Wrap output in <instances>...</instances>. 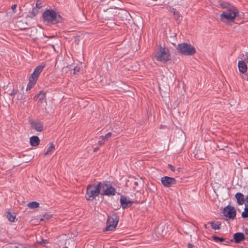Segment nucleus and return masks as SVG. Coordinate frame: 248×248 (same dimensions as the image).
I'll return each instance as SVG.
<instances>
[{"mask_svg": "<svg viewBox=\"0 0 248 248\" xmlns=\"http://www.w3.org/2000/svg\"><path fill=\"white\" fill-rule=\"evenodd\" d=\"M219 5L221 8L225 9L220 15V20L223 23L233 21L238 14L237 9L228 2H220Z\"/></svg>", "mask_w": 248, "mask_h": 248, "instance_id": "obj_1", "label": "nucleus"}, {"mask_svg": "<svg viewBox=\"0 0 248 248\" xmlns=\"http://www.w3.org/2000/svg\"><path fill=\"white\" fill-rule=\"evenodd\" d=\"M45 66L46 63L45 62H42L39 65L37 66L34 69L33 73L29 78V81L26 88L27 91L30 90L34 86L38 80L40 74L42 72Z\"/></svg>", "mask_w": 248, "mask_h": 248, "instance_id": "obj_2", "label": "nucleus"}, {"mask_svg": "<svg viewBox=\"0 0 248 248\" xmlns=\"http://www.w3.org/2000/svg\"><path fill=\"white\" fill-rule=\"evenodd\" d=\"M101 183L97 185H89L87 187L86 199L88 201H93L98 196L100 192Z\"/></svg>", "mask_w": 248, "mask_h": 248, "instance_id": "obj_3", "label": "nucleus"}, {"mask_svg": "<svg viewBox=\"0 0 248 248\" xmlns=\"http://www.w3.org/2000/svg\"><path fill=\"white\" fill-rule=\"evenodd\" d=\"M155 57L156 60L161 62H166L170 60V54L167 48L160 46L153 58Z\"/></svg>", "mask_w": 248, "mask_h": 248, "instance_id": "obj_4", "label": "nucleus"}, {"mask_svg": "<svg viewBox=\"0 0 248 248\" xmlns=\"http://www.w3.org/2000/svg\"><path fill=\"white\" fill-rule=\"evenodd\" d=\"M177 49L180 53L186 56L193 55L196 52V49L193 46L186 43L178 44Z\"/></svg>", "mask_w": 248, "mask_h": 248, "instance_id": "obj_5", "label": "nucleus"}, {"mask_svg": "<svg viewBox=\"0 0 248 248\" xmlns=\"http://www.w3.org/2000/svg\"><path fill=\"white\" fill-rule=\"evenodd\" d=\"M43 17L45 21L53 23L59 22L61 18V16L57 15V13L52 10L45 11L43 13Z\"/></svg>", "mask_w": 248, "mask_h": 248, "instance_id": "obj_6", "label": "nucleus"}, {"mask_svg": "<svg viewBox=\"0 0 248 248\" xmlns=\"http://www.w3.org/2000/svg\"><path fill=\"white\" fill-rule=\"evenodd\" d=\"M239 58L241 60L238 63L239 71L242 74L246 73L248 70V66L246 63H248V53L246 52L245 54H241L239 56Z\"/></svg>", "mask_w": 248, "mask_h": 248, "instance_id": "obj_7", "label": "nucleus"}, {"mask_svg": "<svg viewBox=\"0 0 248 248\" xmlns=\"http://www.w3.org/2000/svg\"><path fill=\"white\" fill-rule=\"evenodd\" d=\"M118 221V216L114 213L110 214L108 217V218L107 219V223L108 226L106 228L105 231H108L113 230L117 225Z\"/></svg>", "mask_w": 248, "mask_h": 248, "instance_id": "obj_8", "label": "nucleus"}, {"mask_svg": "<svg viewBox=\"0 0 248 248\" xmlns=\"http://www.w3.org/2000/svg\"><path fill=\"white\" fill-rule=\"evenodd\" d=\"M103 191V194L107 196L114 195L116 193L115 189L111 185L101 183L100 191Z\"/></svg>", "mask_w": 248, "mask_h": 248, "instance_id": "obj_9", "label": "nucleus"}, {"mask_svg": "<svg viewBox=\"0 0 248 248\" xmlns=\"http://www.w3.org/2000/svg\"><path fill=\"white\" fill-rule=\"evenodd\" d=\"M223 214L229 219H233L236 216V211L233 207L228 205L224 208Z\"/></svg>", "mask_w": 248, "mask_h": 248, "instance_id": "obj_10", "label": "nucleus"}, {"mask_svg": "<svg viewBox=\"0 0 248 248\" xmlns=\"http://www.w3.org/2000/svg\"><path fill=\"white\" fill-rule=\"evenodd\" d=\"M161 181L163 185L167 187H170L172 185H174L176 183L175 178L169 176H164L162 177Z\"/></svg>", "mask_w": 248, "mask_h": 248, "instance_id": "obj_11", "label": "nucleus"}, {"mask_svg": "<svg viewBox=\"0 0 248 248\" xmlns=\"http://www.w3.org/2000/svg\"><path fill=\"white\" fill-rule=\"evenodd\" d=\"M120 203L123 209H124L130 207L133 203V202L129 200L125 196H121L120 198Z\"/></svg>", "mask_w": 248, "mask_h": 248, "instance_id": "obj_12", "label": "nucleus"}, {"mask_svg": "<svg viewBox=\"0 0 248 248\" xmlns=\"http://www.w3.org/2000/svg\"><path fill=\"white\" fill-rule=\"evenodd\" d=\"M245 238L244 233L242 232H236L233 234V239L236 243H240Z\"/></svg>", "mask_w": 248, "mask_h": 248, "instance_id": "obj_13", "label": "nucleus"}, {"mask_svg": "<svg viewBox=\"0 0 248 248\" xmlns=\"http://www.w3.org/2000/svg\"><path fill=\"white\" fill-rule=\"evenodd\" d=\"M32 127L33 128L38 132H41L43 130V124L41 122H35L31 123Z\"/></svg>", "mask_w": 248, "mask_h": 248, "instance_id": "obj_14", "label": "nucleus"}, {"mask_svg": "<svg viewBox=\"0 0 248 248\" xmlns=\"http://www.w3.org/2000/svg\"><path fill=\"white\" fill-rule=\"evenodd\" d=\"M40 139L36 136H33L30 138V142L32 146H37L40 143Z\"/></svg>", "mask_w": 248, "mask_h": 248, "instance_id": "obj_15", "label": "nucleus"}, {"mask_svg": "<svg viewBox=\"0 0 248 248\" xmlns=\"http://www.w3.org/2000/svg\"><path fill=\"white\" fill-rule=\"evenodd\" d=\"M235 198L239 205H242L244 203V196L242 193H237L235 194Z\"/></svg>", "mask_w": 248, "mask_h": 248, "instance_id": "obj_16", "label": "nucleus"}, {"mask_svg": "<svg viewBox=\"0 0 248 248\" xmlns=\"http://www.w3.org/2000/svg\"><path fill=\"white\" fill-rule=\"evenodd\" d=\"M208 224H210L211 227L214 230H219L220 229L221 223L219 222H217L215 223L213 221H210L208 222Z\"/></svg>", "mask_w": 248, "mask_h": 248, "instance_id": "obj_17", "label": "nucleus"}, {"mask_svg": "<svg viewBox=\"0 0 248 248\" xmlns=\"http://www.w3.org/2000/svg\"><path fill=\"white\" fill-rule=\"evenodd\" d=\"M55 150V146L53 143H51L50 146L47 148L46 152L45 153V155H46L49 154H51Z\"/></svg>", "mask_w": 248, "mask_h": 248, "instance_id": "obj_18", "label": "nucleus"}, {"mask_svg": "<svg viewBox=\"0 0 248 248\" xmlns=\"http://www.w3.org/2000/svg\"><path fill=\"white\" fill-rule=\"evenodd\" d=\"M39 204L36 202H32L28 204V206L31 209H35L39 207Z\"/></svg>", "mask_w": 248, "mask_h": 248, "instance_id": "obj_19", "label": "nucleus"}, {"mask_svg": "<svg viewBox=\"0 0 248 248\" xmlns=\"http://www.w3.org/2000/svg\"><path fill=\"white\" fill-rule=\"evenodd\" d=\"M170 11L173 13V15L174 16L175 18L176 19H178L180 17L179 12L173 8H170Z\"/></svg>", "mask_w": 248, "mask_h": 248, "instance_id": "obj_20", "label": "nucleus"}, {"mask_svg": "<svg viewBox=\"0 0 248 248\" xmlns=\"http://www.w3.org/2000/svg\"><path fill=\"white\" fill-rule=\"evenodd\" d=\"M7 217L8 219L11 222H14L16 217L15 213H7Z\"/></svg>", "mask_w": 248, "mask_h": 248, "instance_id": "obj_21", "label": "nucleus"}, {"mask_svg": "<svg viewBox=\"0 0 248 248\" xmlns=\"http://www.w3.org/2000/svg\"><path fill=\"white\" fill-rule=\"evenodd\" d=\"M45 97L46 93L41 91L34 96V98L40 97V100H41L43 99L44 98H45Z\"/></svg>", "mask_w": 248, "mask_h": 248, "instance_id": "obj_22", "label": "nucleus"}, {"mask_svg": "<svg viewBox=\"0 0 248 248\" xmlns=\"http://www.w3.org/2000/svg\"><path fill=\"white\" fill-rule=\"evenodd\" d=\"M213 239L216 241V242H222L224 241L225 239L223 238L219 237L217 236H213Z\"/></svg>", "mask_w": 248, "mask_h": 248, "instance_id": "obj_23", "label": "nucleus"}, {"mask_svg": "<svg viewBox=\"0 0 248 248\" xmlns=\"http://www.w3.org/2000/svg\"><path fill=\"white\" fill-rule=\"evenodd\" d=\"M105 139H104V136H101L99 138V140L98 141V144H99L100 145L104 144L105 143Z\"/></svg>", "mask_w": 248, "mask_h": 248, "instance_id": "obj_24", "label": "nucleus"}, {"mask_svg": "<svg viewBox=\"0 0 248 248\" xmlns=\"http://www.w3.org/2000/svg\"><path fill=\"white\" fill-rule=\"evenodd\" d=\"M111 133L108 132L105 136H104V138L105 139V140H108V138H109L111 136Z\"/></svg>", "mask_w": 248, "mask_h": 248, "instance_id": "obj_25", "label": "nucleus"}, {"mask_svg": "<svg viewBox=\"0 0 248 248\" xmlns=\"http://www.w3.org/2000/svg\"><path fill=\"white\" fill-rule=\"evenodd\" d=\"M51 217V215L48 214H46L44 216V218H41V220H44V219H49Z\"/></svg>", "mask_w": 248, "mask_h": 248, "instance_id": "obj_26", "label": "nucleus"}, {"mask_svg": "<svg viewBox=\"0 0 248 248\" xmlns=\"http://www.w3.org/2000/svg\"><path fill=\"white\" fill-rule=\"evenodd\" d=\"M168 168L172 171H175V168L174 166H173L172 165H170V164H169L168 165Z\"/></svg>", "mask_w": 248, "mask_h": 248, "instance_id": "obj_27", "label": "nucleus"}, {"mask_svg": "<svg viewBox=\"0 0 248 248\" xmlns=\"http://www.w3.org/2000/svg\"><path fill=\"white\" fill-rule=\"evenodd\" d=\"M16 8V4H13L12 7H11V8L13 10V11H14Z\"/></svg>", "mask_w": 248, "mask_h": 248, "instance_id": "obj_28", "label": "nucleus"}, {"mask_svg": "<svg viewBox=\"0 0 248 248\" xmlns=\"http://www.w3.org/2000/svg\"><path fill=\"white\" fill-rule=\"evenodd\" d=\"M16 93V92L13 90L12 92L10 93V94L12 95H15Z\"/></svg>", "mask_w": 248, "mask_h": 248, "instance_id": "obj_29", "label": "nucleus"}, {"mask_svg": "<svg viewBox=\"0 0 248 248\" xmlns=\"http://www.w3.org/2000/svg\"><path fill=\"white\" fill-rule=\"evenodd\" d=\"M194 246L191 244L188 245V248H193Z\"/></svg>", "mask_w": 248, "mask_h": 248, "instance_id": "obj_30", "label": "nucleus"}, {"mask_svg": "<svg viewBox=\"0 0 248 248\" xmlns=\"http://www.w3.org/2000/svg\"><path fill=\"white\" fill-rule=\"evenodd\" d=\"M74 70L75 72H76V71L78 72L79 71V68L76 67L74 68Z\"/></svg>", "mask_w": 248, "mask_h": 248, "instance_id": "obj_31", "label": "nucleus"}, {"mask_svg": "<svg viewBox=\"0 0 248 248\" xmlns=\"http://www.w3.org/2000/svg\"><path fill=\"white\" fill-rule=\"evenodd\" d=\"M36 6L38 8H41V6H40L39 4H38V1H37V3H36Z\"/></svg>", "mask_w": 248, "mask_h": 248, "instance_id": "obj_32", "label": "nucleus"}, {"mask_svg": "<svg viewBox=\"0 0 248 248\" xmlns=\"http://www.w3.org/2000/svg\"><path fill=\"white\" fill-rule=\"evenodd\" d=\"M99 150V148L98 147H96L94 149V152H96L98 150Z\"/></svg>", "mask_w": 248, "mask_h": 248, "instance_id": "obj_33", "label": "nucleus"}, {"mask_svg": "<svg viewBox=\"0 0 248 248\" xmlns=\"http://www.w3.org/2000/svg\"><path fill=\"white\" fill-rule=\"evenodd\" d=\"M204 227L205 228L207 229V224H204Z\"/></svg>", "mask_w": 248, "mask_h": 248, "instance_id": "obj_34", "label": "nucleus"}, {"mask_svg": "<svg viewBox=\"0 0 248 248\" xmlns=\"http://www.w3.org/2000/svg\"><path fill=\"white\" fill-rule=\"evenodd\" d=\"M134 185H136V186H137L138 185V182H135Z\"/></svg>", "mask_w": 248, "mask_h": 248, "instance_id": "obj_35", "label": "nucleus"}, {"mask_svg": "<svg viewBox=\"0 0 248 248\" xmlns=\"http://www.w3.org/2000/svg\"><path fill=\"white\" fill-rule=\"evenodd\" d=\"M39 243L40 244H44V240H43L42 241V242H39Z\"/></svg>", "mask_w": 248, "mask_h": 248, "instance_id": "obj_36", "label": "nucleus"}, {"mask_svg": "<svg viewBox=\"0 0 248 248\" xmlns=\"http://www.w3.org/2000/svg\"><path fill=\"white\" fill-rule=\"evenodd\" d=\"M247 80H248V73L247 75Z\"/></svg>", "mask_w": 248, "mask_h": 248, "instance_id": "obj_37", "label": "nucleus"}, {"mask_svg": "<svg viewBox=\"0 0 248 248\" xmlns=\"http://www.w3.org/2000/svg\"><path fill=\"white\" fill-rule=\"evenodd\" d=\"M247 199H248V201H247V202H248V198H247Z\"/></svg>", "mask_w": 248, "mask_h": 248, "instance_id": "obj_38", "label": "nucleus"}]
</instances>
